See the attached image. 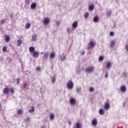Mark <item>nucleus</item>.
<instances>
[{
  "label": "nucleus",
  "instance_id": "47",
  "mask_svg": "<svg viewBox=\"0 0 128 128\" xmlns=\"http://www.w3.org/2000/svg\"><path fill=\"white\" fill-rule=\"evenodd\" d=\"M67 32H70V28H67Z\"/></svg>",
  "mask_w": 128,
  "mask_h": 128
},
{
  "label": "nucleus",
  "instance_id": "6",
  "mask_svg": "<svg viewBox=\"0 0 128 128\" xmlns=\"http://www.w3.org/2000/svg\"><path fill=\"white\" fill-rule=\"evenodd\" d=\"M104 108L106 110H110V105L108 103H106Z\"/></svg>",
  "mask_w": 128,
  "mask_h": 128
},
{
  "label": "nucleus",
  "instance_id": "30",
  "mask_svg": "<svg viewBox=\"0 0 128 128\" xmlns=\"http://www.w3.org/2000/svg\"><path fill=\"white\" fill-rule=\"evenodd\" d=\"M32 40H34V42L36 41V35L35 34V35L33 36L32 37Z\"/></svg>",
  "mask_w": 128,
  "mask_h": 128
},
{
  "label": "nucleus",
  "instance_id": "4",
  "mask_svg": "<svg viewBox=\"0 0 128 128\" xmlns=\"http://www.w3.org/2000/svg\"><path fill=\"white\" fill-rule=\"evenodd\" d=\"M70 104H71L72 106H74V104H76V99H74V98H70Z\"/></svg>",
  "mask_w": 128,
  "mask_h": 128
},
{
  "label": "nucleus",
  "instance_id": "37",
  "mask_svg": "<svg viewBox=\"0 0 128 128\" xmlns=\"http://www.w3.org/2000/svg\"><path fill=\"white\" fill-rule=\"evenodd\" d=\"M48 53H45L44 54V58H48Z\"/></svg>",
  "mask_w": 128,
  "mask_h": 128
},
{
  "label": "nucleus",
  "instance_id": "36",
  "mask_svg": "<svg viewBox=\"0 0 128 128\" xmlns=\"http://www.w3.org/2000/svg\"><path fill=\"white\" fill-rule=\"evenodd\" d=\"M36 72H40V67L37 66V67H36Z\"/></svg>",
  "mask_w": 128,
  "mask_h": 128
},
{
  "label": "nucleus",
  "instance_id": "46",
  "mask_svg": "<svg viewBox=\"0 0 128 128\" xmlns=\"http://www.w3.org/2000/svg\"><path fill=\"white\" fill-rule=\"evenodd\" d=\"M30 120V117H28L26 122H28Z\"/></svg>",
  "mask_w": 128,
  "mask_h": 128
},
{
  "label": "nucleus",
  "instance_id": "41",
  "mask_svg": "<svg viewBox=\"0 0 128 128\" xmlns=\"http://www.w3.org/2000/svg\"><path fill=\"white\" fill-rule=\"evenodd\" d=\"M16 84H20V78L16 79Z\"/></svg>",
  "mask_w": 128,
  "mask_h": 128
},
{
  "label": "nucleus",
  "instance_id": "38",
  "mask_svg": "<svg viewBox=\"0 0 128 128\" xmlns=\"http://www.w3.org/2000/svg\"><path fill=\"white\" fill-rule=\"evenodd\" d=\"M80 90H82V88H76V92H80Z\"/></svg>",
  "mask_w": 128,
  "mask_h": 128
},
{
  "label": "nucleus",
  "instance_id": "15",
  "mask_svg": "<svg viewBox=\"0 0 128 128\" xmlns=\"http://www.w3.org/2000/svg\"><path fill=\"white\" fill-rule=\"evenodd\" d=\"M92 126H96V124H98V120L96 119H94L92 120Z\"/></svg>",
  "mask_w": 128,
  "mask_h": 128
},
{
  "label": "nucleus",
  "instance_id": "51",
  "mask_svg": "<svg viewBox=\"0 0 128 128\" xmlns=\"http://www.w3.org/2000/svg\"><path fill=\"white\" fill-rule=\"evenodd\" d=\"M68 123L69 124H72V121H70V120H68Z\"/></svg>",
  "mask_w": 128,
  "mask_h": 128
},
{
  "label": "nucleus",
  "instance_id": "34",
  "mask_svg": "<svg viewBox=\"0 0 128 128\" xmlns=\"http://www.w3.org/2000/svg\"><path fill=\"white\" fill-rule=\"evenodd\" d=\"M55 24L56 26H60V20L56 21Z\"/></svg>",
  "mask_w": 128,
  "mask_h": 128
},
{
  "label": "nucleus",
  "instance_id": "23",
  "mask_svg": "<svg viewBox=\"0 0 128 128\" xmlns=\"http://www.w3.org/2000/svg\"><path fill=\"white\" fill-rule=\"evenodd\" d=\"M60 60L62 61H64L66 60V55L64 54H62V56H60Z\"/></svg>",
  "mask_w": 128,
  "mask_h": 128
},
{
  "label": "nucleus",
  "instance_id": "17",
  "mask_svg": "<svg viewBox=\"0 0 128 128\" xmlns=\"http://www.w3.org/2000/svg\"><path fill=\"white\" fill-rule=\"evenodd\" d=\"M52 84H54L56 82V76H53L51 78Z\"/></svg>",
  "mask_w": 128,
  "mask_h": 128
},
{
  "label": "nucleus",
  "instance_id": "48",
  "mask_svg": "<svg viewBox=\"0 0 128 128\" xmlns=\"http://www.w3.org/2000/svg\"><path fill=\"white\" fill-rule=\"evenodd\" d=\"M110 36H114V32H110Z\"/></svg>",
  "mask_w": 128,
  "mask_h": 128
},
{
  "label": "nucleus",
  "instance_id": "25",
  "mask_svg": "<svg viewBox=\"0 0 128 128\" xmlns=\"http://www.w3.org/2000/svg\"><path fill=\"white\" fill-rule=\"evenodd\" d=\"M29 50L30 52H34V48L31 46L29 48Z\"/></svg>",
  "mask_w": 128,
  "mask_h": 128
},
{
  "label": "nucleus",
  "instance_id": "54",
  "mask_svg": "<svg viewBox=\"0 0 128 128\" xmlns=\"http://www.w3.org/2000/svg\"><path fill=\"white\" fill-rule=\"evenodd\" d=\"M41 54H42V52H41Z\"/></svg>",
  "mask_w": 128,
  "mask_h": 128
},
{
  "label": "nucleus",
  "instance_id": "7",
  "mask_svg": "<svg viewBox=\"0 0 128 128\" xmlns=\"http://www.w3.org/2000/svg\"><path fill=\"white\" fill-rule=\"evenodd\" d=\"M56 58V53L54 52H52L50 54V60H52Z\"/></svg>",
  "mask_w": 128,
  "mask_h": 128
},
{
  "label": "nucleus",
  "instance_id": "44",
  "mask_svg": "<svg viewBox=\"0 0 128 128\" xmlns=\"http://www.w3.org/2000/svg\"><path fill=\"white\" fill-rule=\"evenodd\" d=\"M26 3L27 4H30V0H26Z\"/></svg>",
  "mask_w": 128,
  "mask_h": 128
},
{
  "label": "nucleus",
  "instance_id": "8",
  "mask_svg": "<svg viewBox=\"0 0 128 128\" xmlns=\"http://www.w3.org/2000/svg\"><path fill=\"white\" fill-rule=\"evenodd\" d=\"M78 22H74L72 24V28H78Z\"/></svg>",
  "mask_w": 128,
  "mask_h": 128
},
{
  "label": "nucleus",
  "instance_id": "31",
  "mask_svg": "<svg viewBox=\"0 0 128 128\" xmlns=\"http://www.w3.org/2000/svg\"><path fill=\"white\" fill-rule=\"evenodd\" d=\"M107 15L108 17L110 16H112V11L108 10L106 12Z\"/></svg>",
  "mask_w": 128,
  "mask_h": 128
},
{
  "label": "nucleus",
  "instance_id": "14",
  "mask_svg": "<svg viewBox=\"0 0 128 128\" xmlns=\"http://www.w3.org/2000/svg\"><path fill=\"white\" fill-rule=\"evenodd\" d=\"M44 24L45 26H46V24H48V18H46L45 19H44Z\"/></svg>",
  "mask_w": 128,
  "mask_h": 128
},
{
  "label": "nucleus",
  "instance_id": "43",
  "mask_svg": "<svg viewBox=\"0 0 128 128\" xmlns=\"http://www.w3.org/2000/svg\"><path fill=\"white\" fill-rule=\"evenodd\" d=\"M76 72L78 74H80V70H76Z\"/></svg>",
  "mask_w": 128,
  "mask_h": 128
},
{
  "label": "nucleus",
  "instance_id": "50",
  "mask_svg": "<svg viewBox=\"0 0 128 128\" xmlns=\"http://www.w3.org/2000/svg\"><path fill=\"white\" fill-rule=\"evenodd\" d=\"M82 56H84V51H82V52L80 54Z\"/></svg>",
  "mask_w": 128,
  "mask_h": 128
},
{
  "label": "nucleus",
  "instance_id": "42",
  "mask_svg": "<svg viewBox=\"0 0 128 128\" xmlns=\"http://www.w3.org/2000/svg\"><path fill=\"white\" fill-rule=\"evenodd\" d=\"M6 22V20H2L0 22L1 24H4V22Z\"/></svg>",
  "mask_w": 128,
  "mask_h": 128
},
{
  "label": "nucleus",
  "instance_id": "33",
  "mask_svg": "<svg viewBox=\"0 0 128 128\" xmlns=\"http://www.w3.org/2000/svg\"><path fill=\"white\" fill-rule=\"evenodd\" d=\"M18 114H22L23 113L22 110H18Z\"/></svg>",
  "mask_w": 128,
  "mask_h": 128
},
{
  "label": "nucleus",
  "instance_id": "29",
  "mask_svg": "<svg viewBox=\"0 0 128 128\" xmlns=\"http://www.w3.org/2000/svg\"><path fill=\"white\" fill-rule=\"evenodd\" d=\"M89 15H90V14L88 12H86V13H85L84 14V16L85 18H88Z\"/></svg>",
  "mask_w": 128,
  "mask_h": 128
},
{
  "label": "nucleus",
  "instance_id": "10",
  "mask_svg": "<svg viewBox=\"0 0 128 128\" xmlns=\"http://www.w3.org/2000/svg\"><path fill=\"white\" fill-rule=\"evenodd\" d=\"M56 118V116H54V114H52L50 116V120L51 122H53L54 120V118Z\"/></svg>",
  "mask_w": 128,
  "mask_h": 128
},
{
  "label": "nucleus",
  "instance_id": "45",
  "mask_svg": "<svg viewBox=\"0 0 128 128\" xmlns=\"http://www.w3.org/2000/svg\"><path fill=\"white\" fill-rule=\"evenodd\" d=\"M10 92L14 94V90L13 88L10 89Z\"/></svg>",
  "mask_w": 128,
  "mask_h": 128
},
{
  "label": "nucleus",
  "instance_id": "39",
  "mask_svg": "<svg viewBox=\"0 0 128 128\" xmlns=\"http://www.w3.org/2000/svg\"><path fill=\"white\" fill-rule=\"evenodd\" d=\"M108 73L106 72L104 75V78H108Z\"/></svg>",
  "mask_w": 128,
  "mask_h": 128
},
{
  "label": "nucleus",
  "instance_id": "18",
  "mask_svg": "<svg viewBox=\"0 0 128 128\" xmlns=\"http://www.w3.org/2000/svg\"><path fill=\"white\" fill-rule=\"evenodd\" d=\"M30 8L32 10H34V8H36V4L32 3L31 4Z\"/></svg>",
  "mask_w": 128,
  "mask_h": 128
},
{
  "label": "nucleus",
  "instance_id": "1",
  "mask_svg": "<svg viewBox=\"0 0 128 128\" xmlns=\"http://www.w3.org/2000/svg\"><path fill=\"white\" fill-rule=\"evenodd\" d=\"M95 70L94 66H88L86 68V72H88V74H92V72H94Z\"/></svg>",
  "mask_w": 128,
  "mask_h": 128
},
{
  "label": "nucleus",
  "instance_id": "2",
  "mask_svg": "<svg viewBox=\"0 0 128 128\" xmlns=\"http://www.w3.org/2000/svg\"><path fill=\"white\" fill-rule=\"evenodd\" d=\"M67 87L70 89L73 88L74 82H72V80L68 81V82L67 83Z\"/></svg>",
  "mask_w": 128,
  "mask_h": 128
},
{
  "label": "nucleus",
  "instance_id": "49",
  "mask_svg": "<svg viewBox=\"0 0 128 128\" xmlns=\"http://www.w3.org/2000/svg\"><path fill=\"white\" fill-rule=\"evenodd\" d=\"M126 102H124V103H123V106H126Z\"/></svg>",
  "mask_w": 128,
  "mask_h": 128
},
{
  "label": "nucleus",
  "instance_id": "3",
  "mask_svg": "<svg viewBox=\"0 0 128 128\" xmlns=\"http://www.w3.org/2000/svg\"><path fill=\"white\" fill-rule=\"evenodd\" d=\"M94 42L92 41L90 42L88 44L89 46H88V49L92 50V48H94Z\"/></svg>",
  "mask_w": 128,
  "mask_h": 128
},
{
  "label": "nucleus",
  "instance_id": "11",
  "mask_svg": "<svg viewBox=\"0 0 128 128\" xmlns=\"http://www.w3.org/2000/svg\"><path fill=\"white\" fill-rule=\"evenodd\" d=\"M28 88V83L26 82H24L23 85L22 86V89L24 90H26V88Z\"/></svg>",
  "mask_w": 128,
  "mask_h": 128
},
{
  "label": "nucleus",
  "instance_id": "32",
  "mask_svg": "<svg viewBox=\"0 0 128 128\" xmlns=\"http://www.w3.org/2000/svg\"><path fill=\"white\" fill-rule=\"evenodd\" d=\"M6 50H7L6 46H4L3 48H2V50L3 52H6Z\"/></svg>",
  "mask_w": 128,
  "mask_h": 128
},
{
  "label": "nucleus",
  "instance_id": "27",
  "mask_svg": "<svg viewBox=\"0 0 128 128\" xmlns=\"http://www.w3.org/2000/svg\"><path fill=\"white\" fill-rule=\"evenodd\" d=\"M100 114H101V116H102L104 114V110L100 109L99 111Z\"/></svg>",
  "mask_w": 128,
  "mask_h": 128
},
{
  "label": "nucleus",
  "instance_id": "9",
  "mask_svg": "<svg viewBox=\"0 0 128 128\" xmlns=\"http://www.w3.org/2000/svg\"><path fill=\"white\" fill-rule=\"evenodd\" d=\"M3 92L4 94H8L10 92V90L8 88H5L3 90Z\"/></svg>",
  "mask_w": 128,
  "mask_h": 128
},
{
  "label": "nucleus",
  "instance_id": "13",
  "mask_svg": "<svg viewBox=\"0 0 128 128\" xmlns=\"http://www.w3.org/2000/svg\"><path fill=\"white\" fill-rule=\"evenodd\" d=\"M10 40V36L7 35L6 36V38H5L6 42H8Z\"/></svg>",
  "mask_w": 128,
  "mask_h": 128
},
{
  "label": "nucleus",
  "instance_id": "22",
  "mask_svg": "<svg viewBox=\"0 0 128 128\" xmlns=\"http://www.w3.org/2000/svg\"><path fill=\"white\" fill-rule=\"evenodd\" d=\"M94 5H90L89 6L88 10H90L91 12H92V10H94Z\"/></svg>",
  "mask_w": 128,
  "mask_h": 128
},
{
  "label": "nucleus",
  "instance_id": "16",
  "mask_svg": "<svg viewBox=\"0 0 128 128\" xmlns=\"http://www.w3.org/2000/svg\"><path fill=\"white\" fill-rule=\"evenodd\" d=\"M112 66V62H108L106 64V68H108V70H110V67Z\"/></svg>",
  "mask_w": 128,
  "mask_h": 128
},
{
  "label": "nucleus",
  "instance_id": "28",
  "mask_svg": "<svg viewBox=\"0 0 128 128\" xmlns=\"http://www.w3.org/2000/svg\"><path fill=\"white\" fill-rule=\"evenodd\" d=\"M76 128H82V124L80 122L77 123L76 125Z\"/></svg>",
  "mask_w": 128,
  "mask_h": 128
},
{
  "label": "nucleus",
  "instance_id": "12",
  "mask_svg": "<svg viewBox=\"0 0 128 128\" xmlns=\"http://www.w3.org/2000/svg\"><path fill=\"white\" fill-rule=\"evenodd\" d=\"M39 54H38V52H34L32 53V56H33L34 58H38V56Z\"/></svg>",
  "mask_w": 128,
  "mask_h": 128
},
{
  "label": "nucleus",
  "instance_id": "24",
  "mask_svg": "<svg viewBox=\"0 0 128 128\" xmlns=\"http://www.w3.org/2000/svg\"><path fill=\"white\" fill-rule=\"evenodd\" d=\"M30 28V24L26 23L25 26V28H26V30H28V28Z\"/></svg>",
  "mask_w": 128,
  "mask_h": 128
},
{
  "label": "nucleus",
  "instance_id": "19",
  "mask_svg": "<svg viewBox=\"0 0 128 128\" xmlns=\"http://www.w3.org/2000/svg\"><path fill=\"white\" fill-rule=\"evenodd\" d=\"M93 22L96 23L98 22V16H95L93 19Z\"/></svg>",
  "mask_w": 128,
  "mask_h": 128
},
{
  "label": "nucleus",
  "instance_id": "53",
  "mask_svg": "<svg viewBox=\"0 0 128 128\" xmlns=\"http://www.w3.org/2000/svg\"><path fill=\"white\" fill-rule=\"evenodd\" d=\"M11 18H12V15H11Z\"/></svg>",
  "mask_w": 128,
  "mask_h": 128
},
{
  "label": "nucleus",
  "instance_id": "5",
  "mask_svg": "<svg viewBox=\"0 0 128 128\" xmlns=\"http://www.w3.org/2000/svg\"><path fill=\"white\" fill-rule=\"evenodd\" d=\"M120 90L122 92L124 93L125 92H126V86H122L120 87Z\"/></svg>",
  "mask_w": 128,
  "mask_h": 128
},
{
  "label": "nucleus",
  "instance_id": "35",
  "mask_svg": "<svg viewBox=\"0 0 128 128\" xmlns=\"http://www.w3.org/2000/svg\"><path fill=\"white\" fill-rule=\"evenodd\" d=\"M104 60V56H100L99 57V61L102 62Z\"/></svg>",
  "mask_w": 128,
  "mask_h": 128
},
{
  "label": "nucleus",
  "instance_id": "21",
  "mask_svg": "<svg viewBox=\"0 0 128 128\" xmlns=\"http://www.w3.org/2000/svg\"><path fill=\"white\" fill-rule=\"evenodd\" d=\"M34 112V107L32 106L31 108L28 110V112L32 114Z\"/></svg>",
  "mask_w": 128,
  "mask_h": 128
},
{
  "label": "nucleus",
  "instance_id": "26",
  "mask_svg": "<svg viewBox=\"0 0 128 128\" xmlns=\"http://www.w3.org/2000/svg\"><path fill=\"white\" fill-rule=\"evenodd\" d=\"M114 40H112L111 42H110V48H114Z\"/></svg>",
  "mask_w": 128,
  "mask_h": 128
},
{
  "label": "nucleus",
  "instance_id": "52",
  "mask_svg": "<svg viewBox=\"0 0 128 128\" xmlns=\"http://www.w3.org/2000/svg\"><path fill=\"white\" fill-rule=\"evenodd\" d=\"M46 128V127L44 126H41V128Z\"/></svg>",
  "mask_w": 128,
  "mask_h": 128
},
{
  "label": "nucleus",
  "instance_id": "20",
  "mask_svg": "<svg viewBox=\"0 0 128 128\" xmlns=\"http://www.w3.org/2000/svg\"><path fill=\"white\" fill-rule=\"evenodd\" d=\"M22 44V40L19 39L18 41H17V44L18 46H20Z\"/></svg>",
  "mask_w": 128,
  "mask_h": 128
},
{
  "label": "nucleus",
  "instance_id": "40",
  "mask_svg": "<svg viewBox=\"0 0 128 128\" xmlns=\"http://www.w3.org/2000/svg\"><path fill=\"white\" fill-rule=\"evenodd\" d=\"M94 87H91L90 88V92H94Z\"/></svg>",
  "mask_w": 128,
  "mask_h": 128
}]
</instances>
